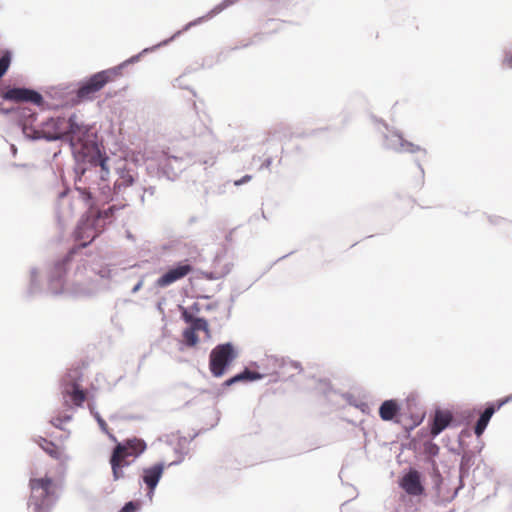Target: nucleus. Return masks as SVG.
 Instances as JSON below:
<instances>
[{"instance_id": "1", "label": "nucleus", "mask_w": 512, "mask_h": 512, "mask_svg": "<svg viewBox=\"0 0 512 512\" xmlns=\"http://www.w3.org/2000/svg\"><path fill=\"white\" fill-rule=\"evenodd\" d=\"M64 142H67L75 161L74 173L77 188L91 191L92 196L100 202L126 203L122 190L133 185L134 176L125 168H117V178H109V156L102 149L97 133L92 126L79 122L76 113L65 118Z\"/></svg>"}, {"instance_id": "2", "label": "nucleus", "mask_w": 512, "mask_h": 512, "mask_svg": "<svg viewBox=\"0 0 512 512\" xmlns=\"http://www.w3.org/2000/svg\"><path fill=\"white\" fill-rule=\"evenodd\" d=\"M77 192L87 208L74 231L75 240L80 243L71 247L63 257L56 260L48 272V291L55 296L65 292L67 273L74 256L90 245L104 228L115 220L116 212L127 206V203H114L107 208H102L92 196L91 191L77 188Z\"/></svg>"}, {"instance_id": "3", "label": "nucleus", "mask_w": 512, "mask_h": 512, "mask_svg": "<svg viewBox=\"0 0 512 512\" xmlns=\"http://www.w3.org/2000/svg\"><path fill=\"white\" fill-rule=\"evenodd\" d=\"M65 117L49 116L38 122V113L28 107L17 113V126L25 139L37 142L64 140Z\"/></svg>"}, {"instance_id": "4", "label": "nucleus", "mask_w": 512, "mask_h": 512, "mask_svg": "<svg viewBox=\"0 0 512 512\" xmlns=\"http://www.w3.org/2000/svg\"><path fill=\"white\" fill-rule=\"evenodd\" d=\"M29 487L31 496L28 506L33 508V512H51L59 499L53 479L49 476L31 478Z\"/></svg>"}, {"instance_id": "5", "label": "nucleus", "mask_w": 512, "mask_h": 512, "mask_svg": "<svg viewBox=\"0 0 512 512\" xmlns=\"http://www.w3.org/2000/svg\"><path fill=\"white\" fill-rule=\"evenodd\" d=\"M151 160L155 162L157 168L156 176L168 181H175L186 167L183 154L176 153L170 147H162L153 151Z\"/></svg>"}, {"instance_id": "6", "label": "nucleus", "mask_w": 512, "mask_h": 512, "mask_svg": "<svg viewBox=\"0 0 512 512\" xmlns=\"http://www.w3.org/2000/svg\"><path fill=\"white\" fill-rule=\"evenodd\" d=\"M371 119L375 124L378 125V130L382 135V146L385 149L395 152H407L411 154L417 152H423L425 155L427 154V150L425 148H422L421 146L404 139L401 132L390 128L384 120L378 119L374 115L371 116Z\"/></svg>"}, {"instance_id": "7", "label": "nucleus", "mask_w": 512, "mask_h": 512, "mask_svg": "<svg viewBox=\"0 0 512 512\" xmlns=\"http://www.w3.org/2000/svg\"><path fill=\"white\" fill-rule=\"evenodd\" d=\"M82 371L80 368L69 369L60 380L61 394L66 406L83 407L87 399L84 389L80 386L82 379Z\"/></svg>"}, {"instance_id": "8", "label": "nucleus", "mask_w": 512, "mask_h": 512, "mask_svg": "<svg viewBox=\"0 0 512 512\" xmlns=\"http://www.w3.org/2000/svg\"><path fill=\"white\" fill-rule=\"evenodd\" d=\"M238 350L232 342L217 344L209 355V370L215 378L222 377L233 361L238 357Z\"/></svg>"}, {"instance_id": "9", "label": "nucleus", "mask_w": 512, "mask_h": 512, "mask_svg": "<svg viewBox=\"0 0 512 512\" xmlns=\"http://www.w3.org/2000/svg\"><path fill=\"white\" fill-rule=\"evenodd\" d=\"M109 289V280L105 275L87 277L84 281H76L68 293L77 299H89Z\"/></svg>"}, {"instance_id": "10", "label": "nucleus", "mask_w": 512, "mask_h": 512, "mask_svg": "<svg viewBox=\"0 0 512 512\" xmlns=\"http://www.w3.org/2000/svg\"><path fill=\"white\" fill-rule=\"evenodd\" d=\"M457 425L458 423L454 422V417L451 411L437 407L434 411V415L429 418L427 426L422 427L418 431V434L421 437L435 439L446 428Z\"/></svg>"}, {"instance_id": "11", "label": "nucleus", "mask_w": 512, "mask_h": 512, "mask_svg": "<svg viewBox=\"0 0 512 512\" xmlns=\"http://www.w3.org/2000/svg\"><path fill=\"white\" fill-rule=\"evenodd\" d=\"M108 84L104 77V72L98 71L90 76L85 77L76 83L77 89L74 95L76 102L92 100L94 95Z\"/></svg>"}, {"instance_id": "12", "label": "nucleus", "mask_w": 512, "mask_h": 512, "mask_svg": "<svg viewBox=\"0 0 512 512\" xmlns=\"http://www.w3.org/2000/svg\"><path fill=\"white\" fill-rule=\"evenodd\" d=\"M194 268L188 259L176 262L169 267L157 280L154 282L155 288H165L176 281L186 277L193 272Z\"/></svg>"}, {"instance_id": "13", "label": "nucleus", "mask_w": 512, "mask_h": 512, "mask_svg": "<svg viewBox=\"0 0 512 512\" xmlns=\"http://www.w3.org/2000/svg\"><path fill=\"white\" fill-rule=\"evenodd\" d=\"M147 448L146 442L138 437H130L123 441L117 442L112 454H116L118 457L129 460V457H133V460L138 458Z\"/></svg>"}, {"instance_id": "14", "label": "nucleus", "mask_w": 512, "mask_h": 512, "mask_svg": "<svg viewBox=\"0 0 512 512\" xmlns=\"http://www.w3.org/2000/svg\"><path fill=\"white\" fill-rule=\"evenodd\" d=\"M205 21V17H198L190 22H188L187 24H185L183 26L182 29L176 31L170 38H167L161 42H159L158 44L156 45H153L151 47H147V48H144L141 52H139L138 54L136 55H133L131 56L130 58L126 59L125 61H123L124 65L127 67L128 65H131V64H134V63H137L141 57L145 54H148L150 52H153L155 50H157L158 48L160 47H163V46H166L168 45L170 42H172L173 40H175L176 38H178L180 35H182L184 32L190 30L191 28L197 26V25H200L202 24L203 22Z\"/></svg>"}, {"instance_id": "15", "label": "nucleus", "mask_w": 512, "mask_h": 512, "mask_svg": "<svg viewBox=\"0 0 512 512\" xmlns=\"http://www.w3.org/2000/svg\"><path fill=\"white\" fill-rule=\"evenodd\" d=\"M399 486L411 496H421L425 493L421 474L416 469H410L400 480Z\"/></svg>"}, {"instance_id": "16", "label": "nucleus", "mask_w": 512, "mask_h": 512, "mask_svg": "<svg viewBox=\"0 0 512 512\" xmlns=\"http://www.w3.org/2000/svg\"><path fill=\"white\" fill-rule=\"evenodd\" d=\"M166 464L163 461L157 462L150 467L143 468L141 483L146 487L157 488L160 479L163 476Z\"/></svg>"}, {"instance_id": "17", "label": "nucleus", "mask_w": 512, "mask_h": 512, "mask_svg": "<svg viewBox=\"0 0 512 512\" xmlns=\"http://www.w3.org/2000/svg\"><path fill=\"white\" fill-rule=\"evenodd\" d=\"M77 86L74 83L69 84H60L56 87H52L48 92L49 96L55 99H59L62 101L60 105L66 104H79L80 102H76L74 99V95L76 93Z\"/></svg>"}, {"instance_id": "18", "label": "nucleus", "mask_w": 512, "mask_h": 512, "mask_svg": "<svg viewBox=\"0 0 512 512\" xmlns=\"http://www.w3.org/2000/svg\"><path fill=\"white\" fill-rule=\"evenodd\" d=\"M379 416L383 421H392L399 423L401 414V404L397 399L384 400L379 406Z\"/></svg>"}, {"instance_id": "19", "label": "nucleus", "mask_w": 512, "mask_h": 512, "mask_svg": "<svg viewBox=\"0 0 512 512\" xmlns=\"http://www.w3.org/2000/svg\"><path fill=\"white\" fill-rule=\"evenodd\" d=\"M461 450L462 456L459 464V486L455 490L453 497H455L458 494V491L464 487V479L469 476L470 469L475 462V452L468 448Z\"/></svg>"}, {"instance_id": "20", "label": "nucleus", "mask_w": 512, "mask_h": 512, "mask_svg": "<svg viewBox=\"0 0 512 512\" xmlns=\"http://www.w3.org/2000/svg\"><path fill=\"white\" fill-rule=\"evenodd\" d=\"M323 394L327 398V400H329L331 402H335L334 397L339 396L342 399H344L350 406L359 408L363 412H364L365 408H367V404L364 402L359 403L357 401L356 397L352 393H349V392L338 393L335 389L332 388L331 384L328 382L324 383Z\"/></svg>"}, {"instance_id": "21", "label": "nucleus", "mask_w": 512, "mask_h": 512, "mask_svg": "<svg viewBox=\"0 0 512 512\" xmlns=\"http://www.w3.org/2000/svg\"><path fill=\"white\" fill-rule=\"evenodd\" d=\"M264 377H265V374L256 372V371H252L248 367H244V369L242 371H240L239 373L226 379L222 383V386L230 387V386L240 383V382L250 383V382L262 380V379H264Z\"/></svg>"}, {"instance_id": "22", "label": "nucleus", "mask_w": 512, "mask_h": 512, "mask_svg": "<svg viewBox=\"0 0 512 512\" xmlns=\"http://www.w3.org/2000/svg\"><path fill=\"white\" fill-rule=\"evenodd\" d=\"M496 405L495 401L486 403L484 411L479 415L473 430L477 438L483 435L492 416L500 409L496 408Z\"/></svg>"}, {"instance_id": "23", "label": "nucleus", "mask_w": 512, "mask_h": 512, "mask_svg": "<svg viewBox=\"0 0 512 512\" xmlns=\"http://www.w3.org/2000/svg\"><path fill=\"white\" fill-rule=\"evenodd\" d=\"M21 102L33 104L41 110H50L59 106L50 105L45 101L43 95L38 90L30 87H24Z\"/></svg>"}, {"instance_id": "24", "label": "nucleus", "mask_w": 512, "mask_h": 512, "mask_svg": "<svg viewBox=\"0 0 512 512\" xmlns=\"http://www.w3.org/2000/svg\"><path fill=\"white\" fill-rule=\"evenodd\" d=\"M42 286L39 279V271L36 267L30 269L29 284L25 292L27 299H32L42 293Z\"/></svg>"}, {"instance_id": "25", "label": "nucleus", "mask_w": 512, "mask_h": 512, "mask_svg": "<svg viewBox=\"0 0 512 512\" xmlns=\"http://www.w3.org/2000/svg\"><path fill=\"white\" fill-rule=\"evenodd\" d=\"M109 462L112 468L114 480H119L120 478H122L124 476L123 468L128 467L132 463V461L122 459L118 457L116 454L112 453Z\"/></svg>"}, {"instance_id": "26", "label": "nucleus", "mask_w": 512, "mask_h": 512, "mask_svg": "<svg viewBox=\"0 0 512 512\" xmlns=\"http://www.w3.org/2000/svg\"><path fill=\"white\" fill-rule=\"evenodd\" d=\"M34 441L53 459L58 460L61 458V451L59 447L52 441H49L42 436H38Z\"/></svg>"}, {"instance_id": "27", "label": "nucleus", "mask_w": 512, "mask_h": 512, "mask_svg": "<svg viewBox=\"0 0 512 512\" xmlns=\"http://www.w3.org/2000/svg\"><path fill=\"white\" fill-rule=\"evenodd\" d=\"M24 87L14 86L9 87L6 91L1 92L0 97L4 101L21 102Z\"/></svg>"}, {"instance_id": "28", "label": "nucleus", "mask_w": 512, "mask_h": 512, "mask_svg": "<svg viewBox=\"0 0 512 512\" xmlns=\"http://www.w3.org/2000/svg\"><path fill=\"white\" fill-rule=\"evenodd\" d=\"M88 409L90 411V414L94 417V419L98 423L100 430L103 433H108V425H107L106 421L102 418L100 413L97 411L95 401L93 398H89Z\"/></svg>"}, {"instance_id": "29", "label": "nucleus", "mask_w": 512, "mask_h": 512, "mask_svg": "<svg viewBox=\"0 0 512 512\" xmlns=\"http://www.w3.org/2000/svg\"><path fill=\"white\" fill-rule=\"evenodd\" d=\"M12 51L10 49H3L0 56V80L7 73L12 62Z\"/></svg>"}, {"instance_id": "30", "label": "nucleus", "mask_w": 512, "mask_h": 512, "mask_svg": "<svg viewBox=\"0 0 512 512\" xmlns=\"http://www.w3.org/2000/svg\"><path fill=\"white\" fill-rule=\"evenodd\" d=\"M183 344L187 347H194L199 343L197 332L190 326L186 327L182 332Z\"/></svg>"}, {"instance_id": "31", "label": "nucleus", "mask_w": 512, "mask_h": 512, "mask_svg": "<svg viewBox=\"0 0 512 512\" xmlns=\"http://www.w3.org/2000/svg\"><path fill=\"white\" fill-rule=\"evenodd\" d=\"M237 1L238 0H222L219 4H217L215 7H213L206 15L203 16V17H205V21L218 15L226 8L235 4Z\"/></svg>"}, {"instance_id": "32", "label": "nucleus", "mask_w": 512, "mask_h": 512, "mask_svg": "<svg viewBox=\"0 0 512 512\" xmlns=\"http://www.w3.org/2000/svg\"><path fill=\"white\" fill-rule=\"evenodd\" d=\"M194 331H203L207 337H210L209 324L206 318L195 316L194 320L189 325Z\"/></svg>"}, {"instance_id": "33", "label": "nucleus", "mask_w": 512, "mask_h": 512, "mask_svg": "<svg viewBox=\"0 0 512 512\" xmlns=\"http://www.w3.org/2000/svg\"><path fill=\"white\" fill-rule=\"evenodd\" d=\"M124 68H126V66L122 62L119 65H116L114 67L104 69L101 71L104 72V77L106 78L107 82L109 83V82L113 81L116 77L122 75V71Z\"/></svg>"}, {"instance_id": "34", "label": "nucleus", "mask_w": 512, "mask_h": 512, "mask_svg": "<svg viewBox=\"0 0 512 512\" xmlns=\"http://www.w3.org/2000/svg\"><path fill=\"white\" fill-rule=\"evenodd\" d=\"M439 446L433 442L432 438H429L423 443V453L428 458H434L439 453Z\"/></svg>"}, {"instance_id": "35", "label": "nucleus", "mask_w": 512, "mask_h": 512, "mask_svg": "<svg viewBox=\"0 0 512 512\" xmlns=\"http://www.w3.org/2000/svg\"><path fill=\"white\" fill-rule=\"evenodd\" d=\"M2 99L0 100V113L3 115H9L12 122L17 125V113L22 109H27V106L18 105L16 107L3 108Z\"/></svg>"}, {"instance_id": "36", "label": "nucleus", "mask_w": 512, "mask_h": 512, "mask_svg": "<svg viewBox=\"0 0 512 512\" xmlns=\"http://www.w3.org/2000/svg\"><path fill=\"white\" fill-rule=\"evenodd\" d=\"M431 478L433 482V489L436 490L437 494H440L441 485L443 483V478L441 476L440 471L436 467L435 462H433V471L431 473Z\"/></svg>"}, {"instance_id": "37", "label": "nucleus", "mask_w": 512, "mask_h": 512, "mask_svg": "<svg viewBox=\"0 0 512 512\" xmlns=\"http://www.w3.org/2000/svg\"><path fill=\"white\" fill-rule=\"evenodd\" d=\"M472 436V430L470 428H464L460 431L458 435V446L461 449L468 448V444L466 443V439Z\"/></svg>"}, {"instance_id": "38", "label": "nucleus", "mask_w": 512, "mask_h": 512, "mask_svg": "<svg viewBox=\"0 0 512 512\" xmlns=\"http://www.w3.org/2000/svg\"><path fill=\"white\" fill-rule=\"evenodd\" d=\"M141 508V503L138 500H130L126 502L118 512H137Z\"/></svg>"}, {"instance_id": "39", "label": "nucleus", "mask_w": 512, "mask_h": 512, "mask_svg": "<svg viewBox=\"0 0 512 512\" xmlns=\"http://www.w3.org/2000/svg\"><path fill=\"white\" fill-rule=\"evenodd\" d=\"M179 308V311H180V314H181V319L186 323V324H191V322L194 320L195 318V315L189 310V308L187 307H184L182 305H179L178 306Z\"/></svg>"}, {"instance_id": "40", "label": "nucleus", "mask_w": 512, "mask_h": 512, "mask_svg": "<svg viewBox=\"0 0 512 512\" xmlns=\"http://www.w3.org/2000/svg\"><path fill=\"white\" fill-rule=\"evenodd\" d=\"M488 222L493 226H500L504 223L509 222L506 218L499 215H487Z\"/></svg>"}, {"instance_id": "41", "label": "nucleus", "mask_w": 512, "mask_h": 512, "mask_svg": "<svg viewBox=\"0 0 512 512\" xmlns=\"http://www.w3.org/2000/svg\"><path fill=\"white\" fill-rule=\"evenodd\" d=\"M200 274L203 278H205L207 280L221 279L217 269H215L213 271H200Z\"/></svg>"}, {"instance_id": "42", "label": "nucleus", "mask_w": 512, "mask_h": 512, "mask_svg": "<svg viewBox=\"0 0 512 512\" xmlns=\"http://www.w3.org/2000/svg\"><path fill=\"white\" fill-rule=\"evenodd\" d=\"M502 67L506 69H512V52L505 51L502 59Z\"/></svg>"}, {"instance_id": "43", "label": "nucleus", "mask_w": 512, "mask_h": 512, "mask_svg": "<svg viewBox=\"0 0 512 512\" xmlns=\"http://www.w3.org/2000/svg\"><path fill=\"white\" fill-rule=\"evenodd\" d=\"M285 365H289L291 368H294V369H297L299 370V372L302 371V365L300 362L298 361H294V360H288L286 361L285 359H281V364L280 366L283 367Z\"/></svg>"}, {"instance_id": "44", "label": "nucleus", "mask_w": 512, "mask_h": 512, "mask_svg": "<svg viewBox=\"0 0 512 512\" xmlns=\"http://www.w3.org/2000/svg\"><path fill=\"white\" fill-rule=\"evenodd\" d=\"M411 418L413 420V423L409 428H406L409 432L422 423L424 416L411 415Z\"/></svg>"}, {"instance_id": "45", "label": "nucleus", "mask_w": 512, "mask_h": 512, "mask_svg": "<svg viewBox=\"0 0 512 512\" xmlns=\"http://www.w3.org/2000/svg\"><path fill=\"white\" fill-rule=\"evenodd\" d=\"M232 266V263H226L223 267H221L218 270L220 278H224L225 276H227L231 272Z\"/></svg>"}, {"instance_id": "46", "label": "nucleus", "mask_w": 512, "mask_h": 512, "mask_svg": "<svg viewBox=\"0 0 512 512\" xmlns=\"http://www.w3.org/2000/svg\"><path fill=\"white\" fill-rule=\"evenodd\" d=\"M511 401H512V393L504 398H501V399H498L497 401H495V403L497 404L496 408L501 409L504 405H506L507 403H509Z\"/></svg>"}, {"instance_id": "47", "label": "nucleus", "mask_w": 512, "mask_h": 512, "mask_svg": "<svg viewBox=\"0 0 512 512\" xmlns=\"http://www.w3.org/2000/svg\"><path fill=\"white\" fill-rule=\"evenodd\" d=\"M239 294H240V292H237V291L233 290L231 295H230V297H229L230 305L228 307V317L231 314V309H232V307H233V305H234V303H235V301H236V299H237Z\"/></svg>"}, {"instance_id": "48", "label": "nucleus", "mask_w": 512, "mask_h": 512, "mask_svg": "<svg viewBox=\"0 0 512 512\" xmlns=\"http://www.w3.org/2000/svg\"><path fill=\"white\" fill-rule=\"evenodd\" d=\"M175 452L176 453H179V450L178 449H175ZM186 452H180V456L178 459L166 464V467H171V466H176V465H179L183 462L184 460V456H185Z\"/></svg>"}, {"instance_id": "49", "label": "nucleus", "mask_w": 512, "mask_h": 512, "mask_svg": "<svg viewBox=\"0 0 512 512\" xmlns=\"http://www.w3.org/2000/svg\"><path fill=\"white\" fill-rule=\"evenodd\" d=\"M252 179V176L249 174H246L242 176L240 179L234 181L235 186H241L243 184L248 183Z\"/></svg>"}, {"instance_id": "50", "label": "nucleus", "mask_w": 512, "mask_h": 512, "mask_svg": "<svg viewBox=\"0 0 512 512\" xmlns=\"http://www.w3.org/2000/svg\"><path fill=\"white\" fill-rule=\"evenodd\" d=\"M414 163L417 166V168L419 169L420 177H421V184H423L424 183V175H425L424 168L419 159H415Z\"/></svg>"}, {"instance_id": "51", "label": "nucleus", "mask_w": 512, "mask_h": 512, "mask_svg": "<svg viewBox=\"0 0 512 512\" xmlns=\"http://www.w3.org/2000/svg\"><path fill=\"white\" fill-rule=\"evenodd\" d=\"M50 422L55 428L62 429L63 420L61 417L53 418Z\"/></svg>"}, {"instance_id": "52", "label": "nucleus", "mask_w": 512, "mask_h": 512, "mask_svg": "<svg viewBox=\"0 0 512 512\" xmlns=\"http://www.w3.org/2000/svg\"><path fill=\"white\" fill-rule=\"evenodd\" d=\"M203 431H206L205 429L203 430H200L196 433H194L192 436H190L189 440L186 438V437H180L179 438V445L181 444L182 441H185V442H191L192 440H194L200 433H202Z\"/></svg>"}, {"instance_id": "53", "label": "nucleus", "mask_w": 512, "mask_h": 512, "mask_svg": "<svg viewBox=\"0 0 512 512\" xmlns=\"http://www.w3.org/2000/svg\"><path fill=\"white\" fill-rule=\"evenodd\" d=\"M143 283H144V279L141 278L134 286L133 288L131 289V293L132 294H136L143 286Z\"/></svg>"}, {"instance_id": "54", "label": "nucleus", "mask_w": 512, "mask_h": 512, "mask_svg": "<svg viewBox=\"0 0 512 512\" xmlns=\"http://www.w3.org/2000/svg\"><path fill=\"white\" fill-rule=\"evenodd\" d=\"M189 310L195 315L200 312L201 308L198 302H194L190 307Z\"/></svg>"}, {"instance_id": "55", "label": "nucleus", "mask_w": 512, "mask_h": 512, "mask_svg": "<svg viewBox=\"0 0 512 512\" xmlns=\"http://www.w3.org/2000/svg\"><path fill=\"white\" fill-rule=\"evenodd\" d=\"M272 164V158L268 157L264 160V162L261 164V169H269Z\"/></svg>"}, {"instance_id": "56", "label": "nucleus", "mask_w": 512, "mask_h": 512, "mask_svg": "<svg viewBox=\"0 0 512 512\" xmlns=\"http://www.w3.org/2000/svg\"><path fill=\"white\" fill-rule=\"evenodd\" d=\"M155 191H156L155 186H149V187L143 189V192L145 194H149L150 196H153L155 194Z\"/></svg>"}, {"instance_id": "57", "label": "nucleus", "mask_w": 512, "mask_h": 512, "mask_svg": "<svg viewBox=\"0 0 512 512\" xmlns=\"http://www.w3.org/2000/svg\"><path fill=\"white\" fill-rule=\"evenodd\" d=\"M217 307H218V302H213V303H209V304L205 305L204 308L206 311H212V310H215Z\"/></svg>"}, {"instance_id": "58", "label": "nucleus", "mask_w": 512, "mask_h": 512, "mask_svg": "<svg viewBox=\"0 0 512 512\" xmlns=\"http://www.w3.org/2000/svg\"><path fill=\"white\" fill-rule=\"evenodd\" d=\"M146 488H147L146 496H147L150 500H152V498H153V495H154V492H155V489H156V488H153V489H151V487H146Z\"/></svg>"}, {"instance_id": "59", "label": "nucleus", "mask_w": 512, "mask_h": 512, "mask_svg": "<svg viewBox=\"0 0 512 512\" xmlns=\"http://www.w3.org/2000/svg\"><path fill=\"white\" fill-rule=\"evenodd\" d=\"M105 434H106V435L108 436V438H109L111 441H113L114 443H116V444H117V442H119V441L117 440L116 436H115L113 433H111L109 430H108V433H105Z\"/></svg>"}, {"instance_id": "60", "label": "nucleus", "mask_w": 512, "mask_h": 512, "mask_svg": "<svg viewBox=\"0 0 512 512\" xmlns=\"http://www.w3.org/2000/svg\"><path fill=\"white\" fill-rule=\"evenodd\" d=\"M62 420H63V423H66V422H69L71 421L72 419V416L71 415H64L63 417H61Z\"/></svg>"}, {"instance_id": "61", "label": "nucleus", "mask_w": 512, "mask_h": 512, "mask_svg": "<svg viewBox=\"0 0 512 512\" xmlns=\"http://www.w3.org/2000/svg\"><path fill=\"white\" fill-rule=\"evenodd\" d=\"M195 134H196L195 129H193L192 131H186V132H185V137H187V138H188V137H190V136H192V135H195Z\"/></svg>"}, {"instance_id": "62", "label": "nucleus", "mask_w": 512, "mask_h": 512, "mask_svg": "<svg viewBox=\"0 0 512 512\" xmlns=\"http://www.w3.org/2000/svg\"><path fill=\"white\" fill-rule=\"evenodd\" d=\"M67 194H68V191H67V190H64V191H62V192H60V193L58 194V197H59L60 199H62V198H64V197H66V196H67Z\"/></svg>"}, {"instance_id": "63", "label": "nucleus", "mask_w": 512, "mask_h": 512, "mask_svg": "<svg viewBox=\"0 0 512 512\" xmlns=\"http://www.w3.org/2000/svg\"><path fill=\"white\" fill-rule=\"evenodd\" d=\"M11 152H12V155L15 156L16 153H17V148L14 144L11 145Z\"/></svg>"}, {"instance_id": "64", "label": "nucleus", "mask_w": 512, "mask_h": 512, "mask_svg": "<svg viewBox=\"0 0 512 512\" xmlns=\"http://www.w3.org/2000/svg\"><path fill=\"white\" fill-rule=\"evenodd\" d=\"M452 452H453L454 454H457V455H460V454L462 455V450H461V448H460V447H458V449H452Z\"/></svg>"}]
</instances>
